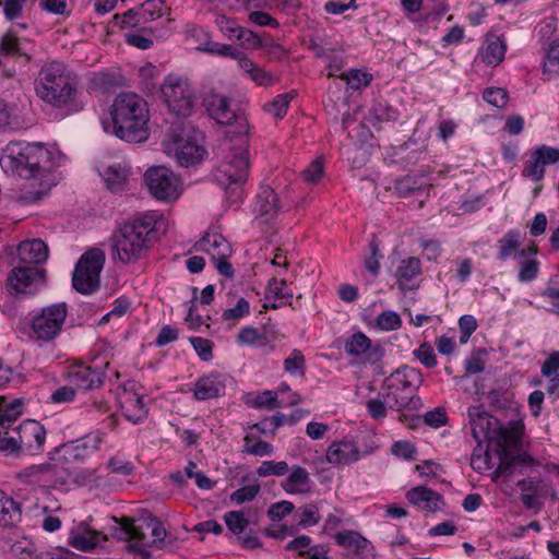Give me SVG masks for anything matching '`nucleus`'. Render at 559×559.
<instances>
[{
    "label": "nucleus",
    "mask_w": 559,
    "mask_h": 559,
    "mask_svg": "<svg viewBox=\"0 0 559 559\" xmlns=\"http://www.w3.org/2000/svg\"><path fill=\"white\" fill-rule=\"evenodd\" d=\"M64 156L40 144L10 142L0 154V166L4 173L24 179H37L39 185L50 189L56 185L52 170L59 167Z\"/></svg>",
    "instance_id": "f257e3e1"
},
{
    "label": "nucleus",
    "mask_w": 559,
    "mask_h": 559,
    "mask_svg": "<svg viewBox=\"0 0 559 559\" xmlns=\"http://www.w3.org/2000/svg\"><path fill=\"white\" fill-rule=\"evenodd\" d=\"M78 86L76 75L58 61L44 64L35 80L36 95L52 107L68 112H78L85 107Z\"/></svg>",
    "instance_id": "f03ea898"
},
{
    "label": "nucleus",
    "mask_w": 559,
    "mask_h": 559,
    "mask_svg": "<svg viewBox=\"0 0 559 559\" xmlns=\"http://www.w3.org/2000/svg\"><path fill=\"white\" fill-rule=\"evenodd\" d=\"M111 123L104 122V130L127 142H142L148 135L150 109L146 100L136 93H120L110 108Z\"/></svg>",
    "instance_id": "7ed1b4c3"
},
{
    "label": "nucleus",
    "mask_w": 559,
    "mask_h": 559,
    "mask_svg": "<svg viewBox=\"0 0 559 559\" xmlns=\"http://www.w3.org/2000/svg\"><path fill=\"white\" fill-rule=\"evenodd\" d=\"M156 216L142 214L126 223L112 235V257L121 263H134L142 259L150 248L148 235L156 227Z\"/></svg>",
    "instance_id": "20e7f679"
},
{
    "label": "nucleus",
    "mask_w": 559,
    "mask_h": 559,
    "mask_svg": "<svg viewBox=\"0 0 559 559\" xmlns=\"http://www.w3.org/2000/svg\"><path fill=\"white\" fill-rule=\"evenodd\" d=\"M203 133L189 122H175L162 142L164 152L182 167L200 163L206 151Z\"/></svg>",
    "instance_id": "39448f33"
},
{
    "label": "nucleus",
    "mask_w": 559,
    "mask_h": 559,
    "mask_svg": "<svg viewBox=\"0 0 559 559\" xmlns=\"http://www.w3.org/2000/svg\"><path fill=\"white\" fill-rule=\"evenodd\" d=\"M467 414L472 436L477 444H481L484 441H491L493 437H497L498 453L499 455H504L510 447L518 443L520 439L518 430L504 427L496 428L497 419L485 412L481 405L468 407Z\"/></svg>",
    "instance_id": "423d86ee"
},
{
    "label": "nucleus",
    "mask_w": 559,
    "mask_h": 559,
    "mask_svg": "<svg viewBox=\"0 0 559 559\" xmlns=\"http://www.w3.org/2000/svg\"><path fill=\"white\" fill-rule=\"evenodd\" d=\"M385 383L389 407L401 409L411 406L423 377L418 369L404 366L391 373Z\"/></svg>",
    "instance_id": "0eeeda50"
},
{
    "label": "nucleus",
    "mask_w": 559,
    "mask_h": 559,
    "mask_svg": "<svg viewBox=\"0 0 559 559\" xmlns=\"http://www.w3.org/2000/svg\"><path fill=\"white\" fill-rule=\"evenodd\" d=\"M105 259V252L98 248L90 249L81 255L72 275V286L78 293L91 295L99 288Z\"/></svg>",
    "instance_id": "6e6552de"
},
{
    "label": "nucleus",
    "mask_w": 559,
    "mask_h": 559,
    "mask_svg": "<svg viewBox=\"0 0 559 559\" xmlns=\"http://www.w3.org/2000/svg\"><path fill=\"white\" fill-rule=\"evenodd\" d=\"M67 316L66 302L51 304L33 311L29 323L32 336L37 341H53L61 334Z\"/></svg>",
    "instance_id": "1a4fd4ad"
},
{
    "label": "nucleus",
    "mask_w": 559,
    "mask_h": 559,
    "mask_svg": "<svg viewBox=\"0 0 559 559\" xmlns=\"http://www.w3.org/2000/svg\"><path fill=\"white\" fill-rule=\"evenodd\" d=\"M17 437H9L4 447L7 455H38L46 442V429L36 420H25L17 428Z\"/></svg>",
    "instance_id": "9d476101"
},
{
    "label": "nucleus",
    "mask_w": 559,
    "mask_h": 559,
    "mask_svg": "<svg viewBox=\"0 0 559 559\" xmlns=\"http://www.w3.org/2000/svg\"><path fill=\"white\" fill-rule=\"evenodd\" d=\"M15 478L22 485L48 489L67 484L69 472L60 464L45 462L19 471Z\"/></svg>",
    "instance_id": "9b49d317"
},
{
    "label": "nucleus",
    "mask_w": 559,
    "mask_h": 559,
    "mask_svg": "<svg viewBox=\"0 0 559 559\" xmlns=\"http://www.w3.org/2000/svg\"><path fill=\"white\" fill-rule=\"evenodd\" d=\"M162 94L168 109L178 117H189L194 107V92L188 80L168 75L162 86Z\"/></svg>",
    "instance_id": "f8f14e48"
},
{
    "label": "nucleus",
    "mask_w": 559,
    "mask_h": 559,
    "mask_svg": "<svg viewBox=\"0 0 559 559\" xmlns=\"http://www.w3.org/2000/svg\"><path fill=\"white\" fill-rule=\"evenodd\" d=\"M195 249L211 257L219 274L227 277L234 276V267L228 262L233 249L228 240L222 234L217 231L205 233L195 243Z\"/></svg>",
    "instance_id": "ddd939ff"
},
{
    "label": "nucleus",
    "mask_w": 559,
    "mask_h": 559,
    "mask_svg": "<svg viewBox=\"0 0 559 559\" xmlns=\"http://www.w3.org/2000/svg\"><path fill=\"white\" fill-rule=\"evenodd\" d=\"M144 180L150 193L157 200H174L181 192L179 178L163 166L148 168L144 175Z\"/></svg>",
    "instance_id": "4468645a"
},
{
    "label": "nucleus",
    "mask_w": 559,
    "mask_h": 559,
    "mask_svg": "<svg viewBox=\"0 0 559 559\" xmlns=\"http://www.w3.org/2000/svg\"><path fill=\"white\" fill-rule=\"evenodd\" d=\"M249 160L246 148H235L217 166L214 176L222 186L243 183L248 177Z\"/></svg>",
    "instance_id": "2eb2a0df"
},
{
    "label": "nucleus",
    "mask_w": 559,
    "mask_h": 559,
    "mask_svg": "<svg viewBox=\"0 0 559 559\" xmlns=\"http://www.w3.org/2000/svg\"><path fill=\"white\" fill-rule=\"evenodd\" d=\"M525 234L519 229H509L497 240V259L507 261L509 259L520 260L528 255H536L537 248L527 246L522 248Z\"/></svg>",
    "instance_id": "dca6fc26"
},
{
    "label": "nucleus",
    "mask_w": 559,
    "mask_h": 559,
    "mask_svg": "<svg viewBox=\"0 0 559 559\" xmlns=\"http://www.w3.org/2000/svg\"><path fill=\"white\" fill-rule=\"evenodd\" d=\"M45 283V270L37 266H15L8 277V286L16 294H34Z\"/></svg>",
    "instance_id": "f3484780"
},
{
    "label": "nucleus",
    "mask_w": 559,
    "mask_h": 559,
    "mask_svg": "<svg viewBox=\"0 0 559 559\" xmlns=\"http://www.w3.org/2000/svg\"><path fill=\"white\" fill-rule=\"evenodd\" d=\"M122 530L128 539L126 548L128 551L139 556L140 558H147L151 556V548H155V544H151L152 537L150 533L143 532V524H136L130 518L122 519Z\"/></svg>",
    "instance_id": "a211bd4d"
},
{
    "label": "nucleus",
    "mask_w": 559,
    "mask_h": 559,
    "mask_svg": "<svg viewBox=\"0 0 559 559\" xmlns=\"http://www.w3.org/2000/svg\"><path fill=\"white\" fill-rule=\"evenodd\" d=\"M558 160L559 148L545 144L538 145L531 153L522 174L538 181L544 177L545 166L556 164Z\"/></svg>",
    "instance_id": "6ab92c4d"
},
{
    "label": "nucleus",
    "mask_w": 559,
    "mask_h": 559,
    "mask_svg": "<svg viewBox=\"0 0 559 559\" xmlns=\"http://www.w3.org/2000/svg\"><path fill=\"white\" fill-rule=\"evenodd\" d=\"M345 352L369 364H376L382 357L380 345H372L371 340L362 332H357L347 338Z\"/></svg>",
    "instance_id": "aec40b11"
},
{
    "label": "nucleus",
    "mask_w": 559,
    "mask_h": 559,
    "mask_svg": "<svg viewBox=\"0 0 559 559\" xmlns=\"http://www.w3.org/2000/svg\"><path fill=\"white\" fill-rule=\"evenodd\" d=\"M281 206L275 191L270 187H261L254 202L255 221L260 224L274 222L280 213Z\"/></svg>",
    "instance_id": "412c9836"
},
{
    "label": "nucleus",
    "mask_w": 559,
    "mask_h": 559,
    "mask_svg": "<svg viewBox=\"0 0 559 559\" xmlns=\"http://www.w3.org/2000/svg\"><path fill=\"white\" fill-rule=\"evenodd\" d=\"M370 452H360L357 444L352 440L332 442L326 450V461L333 465H348L357 462L362 455Z\"/></svg>",
    "instance_id": "4be33fe9"
},
{
    "label": "nucleus",
    "mask_w": 559,
    "mask_h": 559,
    "mask_svg": "<svg viewBox=\"0 0 559 559\" xmlns=\"http://www.w3.org/2000/svg\"><path fill=\"white\" fill-rule=\"evenodd\" d=\"M335 542L344 548L348 555L366 559L373 556L371 543L355 531H343L335 535Z\"/></svg>",
    "instance_id": "5701e85b"
},
{
    "label": "nucleus",
    "mask_w": 559,
    "mask_h": 559,
    "mask_svg": "<svg viewBox=\"0 0 559 559\" xmlns=\"http://www.w3.org/2000/svg\"><path fill=\"white\" fill-rule=\"evenodd\" d=\"M186 35L198 44L197 49L211 55H231L234 47L226 44H219L211 40L210 33L203 27L195 24L186 26Z\"/></svg>",
    "instance_id": "b1692460"
},
{
    "label": "nucleus",
    "mask_w": 559,
    "mask_h": 559,
    "mask_svg": "<svg viewBox=\"0 0 559 559\" xmlns=\"http://www.w3.org/2000/svg\"><path fill=\"white\" fill-rule=\"evenodd\" d=\"M144 397L127 390L120 395L121 412L129 421L138 424L146 417L147 406Z\"/></svg>",
    "instance_id": "393cba45"
},
{
    "label": "nucleus",
    "mask_w": 559,
    "mask_h": 559,
    "mask_svg": "<svg viewBox=\"0 0 559 559\" xmlns=\"http://www.w3.org/2000/svg\"><path fill=\"white\" fill-rule=\"evenodd\" d=\"M103 439L104 433L97 430L90 432L81 439L63 444L62 450L75 460H83L86 455L99 448Z\"/></svg>",
    "instance_id": "a878e982"
},
{
    "label": "nucleus",
    "mask_w": 559,
    "mask_h": 559,
    "mask_svg": "<svg viewBox=\"0 0 559 559\" xmlns=\"http://www.w3.org/2000/svg\"><path fill=\"white\" fill-rule=\"evenodd\" d=\"M406 498L412 504L429 512L440 510L441 504H443L442 496L439 492L424 486H418L408 490Z\"/></svg>",
    "instance_id": "bb28decb"
},
{
    "label": "nucleus",
    "mask_w": 559,
    "mask_h": 559,
    "mask_svg": "<svg viewBox=\"0 0 559 559\" xmlns=\"http://www.w3.org/2000/svg\"><path fill=\"white\" fill-rule=\"evenodd\" d=\"M225 393V383L222 376L211 373L198 379L194 384L193 395L198 401L215 399Z\"/></svg>",
    "instance_id": "cd10ccee"
},
{
    "label": "nucleus",
    "mask_w": 559,
    "mask_h": 559,
    "mask_svg": "<svg viewBox=\"0 0 559 559\" xmlns=\"http://www.w3.org/2000/svg\"><path fill=\"white\" fill-rule=\"evenodd\" d=\"M504 55L503 40L495 34H487L478 51L480 60L487 66L496 67L502 62Z\"/></svg>",
    "instance_id": "c85d7f7f"
},
{
    "label": "nucleus",
    "mask_w": 559,
    "mask_h": 559,
    "mask_svg": "<svg viewBox=\"0 0 559 559\" xmlns=\"http://www.w3.org/2000/svg\"><path fill=\"white\" fill-rule=\"evenodd\" d=\"M48 247L41 239L22 241L17 247V257L27 264H41L48 259Z\"/></svg>",
    "instance_id": "c756f323"
},
{
    "label": "nucleus",
    "mask_w": 559,
    "mask_h": 559,
    "mask_svg": "<svg viewBox=\"0 0 559 559\" xmlns=\"http://www.w3.org/2000/svg\"><path fill=\"white\" fill-rule=\"evenodd\" d=\"M205 107L210 116L221 124H230L236 118L230 108L229 98L219 94H213L206 97Z\"/></svg>",
    "instance_id": "7c9ffc66"
},
{
    "label": "nucleus",
    "mask_w": 559,
    "mask_h": 559,
    "mask_svg": "<svg viewBox=\"0 0 559 559\" xmlns=\"http://www.w3.org/2000/svg\"><path fill=\"white\" fill-rule=\"evenodd\" d=\"M311 478L308 471L299 465H294L288 471V476L282 483V488L290 495L306 493L310 491Z\"/></svg>",
    "instance_id": "2f4dec72"
},
{
    "label": "nucleus",
    "mask_w": 559,
    "mask_h": 559,
    "mask_svg": "<svg viewBox=\"0 0 559 559\" xmlns=\"http://www.w3.org/2000/svg\"><path fill=\"white\" fill-rule=\"evenodd\" d=\"M70 382L78 390H92L102 384V376L88 366H79L69 372Z\"/></svg>",
    "instance_id": "473e14b6"
},
{
    "label": "nucleus",
    "mask_w": 559,
    "mask_h": 559,
    "mask_svg": "<svg viewBox=\"0 0 559 559\" xmlns=\"http://www.w3.org/2000/svg\"><path fill=\"white\" fill-rule=\"evenodd\" d=\"M100 534L94 530L80 525L69 535V545L81 551H90L99 543Z\"/></svg>",
    "instance_id": "72a5a7b5"
},
{
    "label": "nucleus",
    "mask_w": 559,
    "mask_h": 559,
    "mask_svg": "<svg viewBox=\"0 0 559 559\" xmlns=\"http://www.w3.org/2000/svg\"><path fill=\"white\" fill-rule=\"evenodd\" d=\"M293 298V292L287 288V282L285 280H278L272 277L265 288V299L267 301L274 300L270 305L271 308L276 309L283 305L290 304Z\"/></svg>",
    "instance_id": "f704fd0d"
},
{
    "label": "nucleus",
    "mask_w": 559,
    "mask_h": 559,
    "mask_svg": "<svg viewBox=\"0 0 559 559\" xmlns=\"http://www.w3.org/2000/svg\"><path fill=\"white\" fill-rule=\"evenodd\" d=\"M142 524L143 532L151 534V544H155L156 549H173L174 543L173 540L167 539V532L160 521L152 518L144 520Z\"/></svg>",
    "instance_id": "c9c22d12"
},
{
    "label": "nucleus",
    "mask_w": 559,
    "mask_h": 559,
    "mask_svg": "<svg viewBox=\"0 0 559 559\" xmlns=\"http://www.w3.org/2000/svg\"><path fill=\"white\" fill-rule=\"evenodd\" d=\"M420 272L421 262L418 258L411 257L403 259L395 270V277L399 286L402 289H405L408 286V283L418 276Z\"/></svg>",
    "instance_id": "e433bc0d"
},
{
    "label": "nucleus",
    "mask_w": 559,
    "mask_h": 559,
    "mask_svg": "<svg viewBox=\"0 0 559 559\" xmlns=\"http://www.w3.org/2000/svg\"><path fill=\"white\" fill-rule=\"evenodd\" d=\"M129 171L121 163L108 165L102 173L107 188L111 191H119L126 185Z\"/></svg>",
    "instance_id": "4c0bfd02"
},
{
    "label": "nucleus",
    "mask_w": 559,
    "mask_h": 559,
    "mask_svg": "<svg viewBox=\"0 0 559 559\" xmlns=\"http://www.w3.org/2000/svg\"><path fill=\"white\" fill-rule=\"evenodd\" d=\"M518 487L522 491H527L532 495L538 496L542 499L550 498L552 501L557 500L556 489L544 479L526 478L518 481Z\"/></svg>",
    "instance_id": "58836bf2"
},
{
    "label": "nucleus",
    "mask_w": 559,
    "mask_h": 559,
    "mask_svg": "<svg viewBox=\"0 0 559 559\" xmlns=\"http://www.w3.org/2000/svg\"><path fill=\"white\" fill-rule=\"evenodd\" d=\"M426 186V179L424 176L407 175L403 178L396 179L390 190H393L395 194L401 198H407L414 194L416 191L421 190Z\"/></svg>",
    "instance_id": "ea45409f"
},
{
    "label": "nucleus",
    "mask_w": 559,
    "mask_h": 559,
    "mask_svg": "<svg viewBox=\"0 0 559 559\" xmlns=\"http://www.w3.org/2000/svg\"><path fill=\"white\" fill-rule=\"evenodd\" d=\"M540 372L549 381L547 392L552 394L559 388V352H552L545 359Z\"/></svg>",
    "instance_id": "a19ab883"
},
{
    "label": "nucleus",
    "mask_w": 559,
    "mask_h": 559,
    "mask_svg": "<svg viewBox=\"0 0 559 559\" xmlns=\"http://www.w3.org/2000/svg\"><path fill=\"white\" fill-rule=\"evenodd\" d=\"M21 518V509L17 502L0 491V525L10 526Z\"/></svg>",
    "instance_id": "79ce46f5"
},
{
    "label": "nucleus",
    "mask_w": 559,
    "mask_h": 559,
    "mask_svg": "<svg viewBox=\"0 0 559 559\" xmlns=\"http://www.w3.org/2000/svg\"><path fill=\"white\" fill-rule=\"evenodd\" d=\"M23 403L21 400L8 402L0 397V427L8 429L22 414Z\"/></svg>",
    "instance_id": "37998d69"
},
{
    "label": "nucleus",
    "mask_w": 559,
    "mask_h": 559,
    "mask_svg": "<svg viewBox=\"0 0 559 559\" xmlns=\"http://www.w3.org/2000/svg\"><path fill=\"white\" fill-rule=\"evenodd\" d=\"M283 366L284 370L292 377L302 378L306 371V359L301 350H292L288 357L284 359Z\"/></svg>",
    "instance_id": "c03bdc74"
},
{
    "label": "nucleus",
    "mask_w": 559,
    "mask_h": 559,
    "mask_svg": "<svg viewBox=\"0 0 559 559\" xmlns=\"http://www.w3.org/2000/svg\"><path fill=\"white\" fill-rule=\"evenodd\" d=\"M518 280L521 283L534 281L539 272V261L535 255H528L519 260Z\"/></svg>",
    "instance_id": "a18cd8bd"
},
{
    "label": "nucleus",
    "mask_w": 559,
    "mask_h": 559,
    "mask_svg": "<svg viewBox=\"0 0 559 559\" xmlns=\"http://www.w3.org/2000/svg\"><path fill=\"white\" fill-rule=\"evenodd\" d=\"M543 72L549 78L559 75V38L551 41L546 49Z\"/></svg>",
    "instance_id": "49530a36"
},
{
    "label": "nucleus",
    "mask_w": 559,
    "mask_h": 559,
    "mask_svg": "<svg viewBox=\"0 0 559 559\" xmlns=\"http://www.w3.org/2000/svg\"><path fill=\"white\" fill-rule=\"evenodd\" d=\"M401 326V317L393 310L382 311L376 319V328L383 332L396 331Z\"/></svg>",
    "instance_id": "de8ad7c7"
},
{
    "label": "nucleus",
    "mask_w": 559,
    "mask_h": 559,
    "mask_svg": "<svg viewBox=\"0 0 559 559\" xmlns=\"http://www.w3.org/2000/svg\"><path fill=\"white\" fill-rule=\"evenodd\" d=\"M293 97L292 94L277 95L271 103L264 105V110L274 118L281 119L286 115L289 102Z\"/></svg>",
    "instance_id": "09e8293b"
},
{
    "label": "nucleus",
    "mask_w": 559,
    "mask_h": 559,
    "mask_svg": "<svg viewBox=\"0 0 559 559\" xmlns=\"http://www.w3.org/2000/svg\"><path fill=\"white\" fill-rule=\"evenodd\" d=\"M289 466L285 461H264L257 468V474L260 477L267 476H284L288 473Z\"/></svg>",
    "instance_id": "8fccbe9b"
},
{
    "label": "nucleus",
    "mask_w": 559,
    "mask_h": 559,
    "mask_svg": "<svg viewBox=\"0 0 559 559\" xmlns=\"http://www.w3.org/2000/svg\"><path fill=\"white\" fill-rule=\"evenodd\" d=\"M142 21L145 23L155 21L163 16L164 1L163 0H147L140 7Z\"/></svg>",
    "instance_id": "3c124183"
},
{
    "label": "nucleus",
    "mask_w": 559,
    "mask_h": 559,
    "mask_svg": "<svg viewBox=\"0 0 559 559\" xmlns=\"http://www.w3.org/2000/svg\"><path fill=\"white\" fill-rule=\"evenodd\" d=\"M266 338L252 326L241 329L237 335V342L248 346H264Z\"/></svg>",
    "instance_id": "603ef678"
},
{
    "label": "nucleus",
    "mask_w": 559,
    "mask_h": 559,
    "mask_svg": "<svg viewBox=\"0 0 559 559\" xmlns=\"http://www.w3.org/2000/svg\"><path fill=\"white\" fill-rule=\"evenodd\" d=\"M298 524L301 527H309L318 524L320 520L319 509L316 504H306L299 508L297 514Z\"/></svg>",
    "instance_id": "864d4df0"
},
{
    "label": "nucleus",
    "mask_w": 559,
    "mask_h": 559,
    "mask_svg": "<svg viewBox=\"0 0 559 559\" xmlns=\"http://www.w3.org/2000/svg\"><path fill=\"white\" fill-rule=\"evenodd\" d=\"M249 312H250V305H249L248 300L245 298H239L237 300V304L235 307L224 310V312L222 313V319L224 321L236 322V321L240 320L241 318L248 316Z\"/></svg>",
    "instance_id": "5fc2aeb1"
},
{
    "label": "nucleus",
    "mask_w": 559,
    "mask_h": 559,
    "mask_svg": "<svg viewBox=\"0 0 559 559\" xmlns=\"http://www.w3.org/2000/svg\"><path fill=\"white\" fill-rule=\"evenodd\" d=\"M260 491V485L254 483L248 486H243L230 495V501L236 504H242L245 502L252 501Z\"/></svg>",
    "instance_id": "6e6d98bb"
},
{
    "label": "nucleus",
    "mask_w": 559,
    "mask_h": 559,
    "mask_svg": "<svg viewBox=\"0 0 559 559\" xmlns=\"http://www.w3.org/2000/svg\"><path fill=\"white\" fill-rule=\"evenodd\" d=\"M340 78L346 81L353 90H359L361 86H367L372 80L371 74L359 70H352L348 73H342Z\"/></svg>",
    "instance_id": "4d7b16f0"
},
{
    "label": "nucleus",
    "mask_w": 559,
    "mask_h": 559,
    "mask_svg": "<svg viewBox=\"0 0 559 559\" xmlns=\"http://www.w3.org/2000/svg\"><path fill=\"white\" fill-rule=\"evenodd\" d=\"M483 98L496 108H503L508 103V93L500 87H489L484 91Z\"/></svg>",
    "instance_id": "13d9d810"
},
{
    "label": "nucleus",
    "mask_w": 559,
    "mask_h": 559,
    "mask_svg": "<svg viewBox=\"0 0 559 559\" xmlns=\"http://www.w3.org/2000/svg\"><path fill=\"white\" fill-rule=\"evenodd\" d=\"M225 523L227 527L234 534H240L245 531L248 525V520L245 518L243 513L240 511H230L224 515Z\"/></svg>",
    "instance_id": "bf43d9fd"
},
{
    "label": "nucleus",
    "mask_w": 559,
    "mask_h": 559,
    "mask_svg": "<svg viewBox=\"0 0 559 559\" xmlns=\"http://www.w3.org/2000/svg\"><path fill=\"white\" fill-rule=\"evenodd\" d=\"M27 0H1L3 14L8 21H14L22 16L23 8Z\"/></svg>",
    "instance_id": "052dcab7"
},
{
    "label": "nucleus",
    "mask_w": 559,
    "mask_h": 559,
    "mask_svg": "<svg viewBox=\"0 0 559 559\" xmlns=\"http://www.w3.org/2000/svg\"><path fill=\"white\" fill-rule=\"evenodd\" d=\"M414 355L427 368L437 366V356L432 346L428 343H424L415 349Z\"/></svg>",
    "instance_id": "680f3d73"
},
{
    "label": "nucleus",
    "mask_w": 559,
    "mask_h": 559,
    "mask_svg": "<svg viewBox=\"0 0 559 559\" xmlns=\"http://www.w3.org/2000/svg\"><path fill=\"white\" fill-rule=\"evenodd\" d=\"M216 25L219 31L229 39H236L241 26L233 19L226 15H219L216 19Z\"/></svg>",
    "instance_id": "e2e57ef3"
},
{
    "label": "nucleus",
    "mask_w": 559,
    "mask_h": 559,
    "mask_svg": "<svg viewBox=\"0 0 559 559\" xmlns=\"http://www.w3.org/2000/svg\"><path fill=\"white\" fill-rule=\"evenodd\" d=\"M0 53L5 56L21 55L19 38L13 33L8 32L1 38Z\"/></svg>",
    "instance_id": "0e129e2a"
},
{
    "label": "nucleus",
    "mask_w": 559,
    "mask_h": 559,
    "mask_svg": "<svg viewBox=\"0 0 559 559\" xmlns=\"http://www.w3.org/2000/svg\"><path fill=\"white\" fill-rule=\"evenodd\" d=\"M323 174V160L317 158L302 171V178L306 182L314 185L322 178Z\"/></svg>",
    "instance_id": "69168bd1"
},
{
    "label": "nucleus",
    "mask_w": 559,
    "mask_h": 559,
    "mask_svg": "<svg viewBox=\"0 0 559 559\" xmlns=\"http://www.w3.org/2000/svg\"><path fill=\"white\" fill-rule=\"evenodd\" d=\"M236 39L239 40L241 46L246 49H259L263 45L258 34L243 27L240 28Z\"/></svg>",
    "instance_id": "338daca9"
},
{
    "label": "nucleus",
    "mask_w": 559,
    "mask_h": 559,
    "mask_svg": "<svg viewBox=\"0 0 559 559\" xmlns=\"http://www.w3.org/2000/svg\"><path fill=\"white\" fill-rule=\"evenodd\" d=\"M190 342L203 361H207L212 358L213 343L210 340L203 337H191Z\"/></svg>",
    "instance_id": "774afa93"
}]
</instances>
